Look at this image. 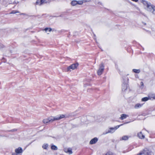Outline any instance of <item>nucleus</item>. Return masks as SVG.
Wrapping results in <instances>:
<instances>
[{
  "label": "nucleus",
  "mask_w": 155,
  "mask_h": 155,
  "mask_svg": "<svg viewBox=\"0 0 155 155\" xmlns=\"http://www.w3.org/2000/svg\"><path fill=\"white\" fill-rule=\"evenodd\" d=\"M126 118V114H123L121 115L120 117L119 118V119L120 120H123L125 119Z\"/></svg>",
  "instance_id": "obj_14"
},
{
  "label": "nucleus",
  "mask_w": 155,
  "mask_h": 155,
  "mask_svg": "<svg viewBox=\"0 0 155 155\" xmlns=\"http://www.w3.org/2000/svg\"><path fill=\"white\" fill-rule=\"evenodd\" d=\"M151 152L147 149H144L137 155H151Z\"/></svg>",
  "instance_id": "obj_6"
},
{
  "label": "nucleus",
  "mask_w": 155,
  "mask_h": 155,
  "mask_svg": "<svg viewBox=\"0 0 155 155\" xmlns=\"http://www.w3.org/2000/svg\"><path fill=\"white\" fill-rule=\"evenodd\" d=\"M151 98L155 99V94H151L150 95Z\"/></svg>",
  "instance_id": "obj_23"
},
{
  "label": "nucleus",
  "mask_w": 155,
  "mask_h": 155,
  "mask_svg": "<svg viewBox=\"0 0 155 155\" xmlns=\"http://www.w3.org/2000/svg\"><path fill=\"white\" fill-rule=\"evenodd\" d=\"M143 105L142 104H137L134 107L135 108H138L141 107Z\"/></svg>",
  "instance_id": "obj_15"
},
{
  "label": "nucleus",
  "mask_w": 155,
  "mask_h": 155,
  "mask_svg": "<svg viewBox=\"0 0 155 155\" xmlns=\"http://www.w3.org/2000/svg\"><path fill=\"white\" fill-rule=\"evenodd\" d=\"M141 14L143 15H144V16H145V17H147V16L143 13H141Z\"/></svg>",
  "instance_id": "obj_27"
},
{
  "label": "nucleus",
  "mask_w": 155,
  "mask_h": 155,
  "mask_svg": "<svg viewBox=\"0 0 155 155\" xmlns=\"http://www.w3.org/2000/svg\"><path fill=\"white\" fill-rule=\"evenodd\" d=\"M140 84L141 85V87L143 86V82H140Z\"/></svg>",
  "instance_id": "obj_26"
},
{
  "label": "nucleus",
  "mask_w": 155,
  "mask_h": 155,
  "mask_svg": "<svg viewBox=\"0 0 155 155\" xmlns=\"http://www.w3.org/2000/svg\"><path fill=\"white\" fill-rule=\"evenodd\" d=\"M15 153H13L12 154H16V155H20V154L22 152L23 150L21 147H19L18 148L15 149Z\"/></svg>",
  "instance_id": "obj_9"
},
{
  "label": "nucleus",
  "mask_w": 155,
  "mask_h": 155,
  "mask_svg": "<svg viewBox=\"0 0 155 155\" xmlns=\"http://www.w3.org/2000/svg\"><path fill=\"white\" fill-rule=\"evenodd\" d=\"M48 145L47 144H44L42 146V148L44 149H47Z\"/></svg>",
  "instance_id": "obj_17"
},
{
  "label": "nucleus",
  "mask_w": 155,
  "mask_h": 155,
  "mask_svg": "<svg viewBox=\"0 0 155 155\" xmlns=\"http://www.w3.org/2000/svg\"><path fill=\"white\" fill-rule=\"evenodd\" d=\"M138 137L140 139H144L145 137L143 135L141 132L138 133L137 134Z\"/></svg>",
  "instance_id": "obj_12"
},
{
  "label": "nucleus",
  "mask_w": 155,
  "mask_h": 155,
  "mask_svg": "<svg viewBox=\"0 0 155 155\" xmlns=\"http://www.w3.org/2000/svg\"><path fill=\"white\" fill-rule=\"evenodd\" d=\"M133 71L135 73H139L140 72V70L139 69H133Z\"/></svg>",
  "instance_id": "obj_19"
},
{
  "label": "nucleus",
  "mask_w": 155,
  "mask_h": 155,
  "mask_svg": "<svg viewBox=\"0 0 155 155\" xmlns=\"http://www.w3.org/2000/svg\"><path fill=\"white\" fill-rule=\"evenodd\" d=\"M98 140V139L97 137H95L92 139L90 141V144H93L95 143Z\"/></svg>",
  "instance_id": "obj_10"
},
{
  "label": "nucleus",
  "mask_w": 155,
  "mask_h": 155,
  "mask_svg": "<svg viewBox=\"0 0 155 155\" xmlns=\"http://www.w3.org/2000/svg\"><path fill=\"white\" fill-rule=\"evenodd\" d=\"M71 5L72 6H74L77 5V1L73 0L71 2Z\"/></svg>",
  "instance_id": "obj_13"
},
{
  "label": "nucleus",
  "mask_w": 155,
  "mask_h": 155,
  "mask_svg": "<svg viewBox=\"0 0 155 155\" xmlns=\"http://www.w3.org/2000/svg\"><path fill=\"white\" fill-rule=\"evenodd\" d=\"M19 13V12L17 11L13 10L10 13L11 14H14L16 13Z\"/></svg>",
  "instance_id": "obj_21"
},
{
  "label": "nucleus",
  "mask_w": 155,
  "mask_h": 155,
  "mask_svg": "<svg viewBox=\"0 0 155 155\" xmlns=\"http://www.w3.org/2000/svg\"><path fill=\"white\" fill-rule=\"evenodd\" d=\"M91 0H84V2H88L91 1Z\"/></svg>",
  "instance_id": "obj_28"
},
{
  "label": "nucleus",
  "mask_w": 155,
  "mask_h": 155,
  "mask_svg": "<svg viewBox=\"0 0 155 155\" xmlns=\"http://www.w3.org/2000/svg\"><path fill=\"white\" fill-rule=\"evenodd\" d=\"M16 154H12V155H16Z\"/></svg>",
  "instance_id": "obj_30"
},
{
  "label": "nucleus",
  "mask_w": 155,
  "mask_h": 155,
  "mask_svg": "<svg viewBox=\"0 0 155 155\" xmlns=\"http://www.w3.org/2000/svg\"><path fill=\"white\" fill-rule=\"evenodd\" d=\"M104 69V66L103 64H102L100 66L99 69L97 71V74L99 75H101Z\"/></svg>",
  "instance_id": "obj_8"
},
{
  "label": "nucleus",
  "mask_w": 155,
  "mask_h": 155,
  "mask_svg": "<svg viewBox=\"0 0 155 155\" xmlns=\"http://www.w3.org/2000/svg\"><path fill=\"white\" fill-rule=\"evenodd\" d=\"M83 3V2L82 1H77V4H78L79 5H81Z\"/></svg>",
  "instance_id": "obj_22"
},
{
  "label": "nucleus",
  "mask_w": 155,
  "mask_h": 155,
  "mask_svg": "<svg viewBox=\"0 0 155 155\" xmlns=\"http://www.w3.org/2000/svg\"><path fill=\"white\" fill-rule=\"evenodd\" d=\"M142 23H143V25H146V23H144V22H143Z\"/></svg>",
  "instance_id": "obj_29"
},
{
  "label": "nucleus",
  "mask_w": 155,
  "mask_h": 155,
  "mask_svg": "<svg viewBox=\"0 0 155 155\" xmlns=\"http://www.w3.org/2000/svg\"><path fill=\"white\" fill-rule=\"evenodd\" d=\"M44 30L46 32H47L48 31L50 32L51 31L52 29L50 28H46L44 29Z\"/></svg>",
  "instance_id": "obj_16"
},
{
  "label": "nucleus",
  "mask_w": 155,
  "mask_h": 155,
  "mask_svg": "<svg viewBox=\"0 0 155 155\" xmlns=\"http://www.w3.org/2000/svg\"><path fill=\"white\" fill-rule=\"evenodd\" d=\"M126 137H127V140L128 138L127 136Z\"/></svg>",
  "instance_id": "obj_31"
},
{
  "label": "nucleus",
  "mask_w": 155,
  "mask_h": 155,
  "mask_svg": "<svg viewBox=\"0 0 155 155\" xmlns=\"http://www.w3.org/2000/svg\"><path fill=\"white\" fill-rule=\"evenodd\" d=\"M50 2L51 0H37L35 4L40 6L45 4L49 3Z\"/></svg>",
  "instance_id": "obj_4"
},
{
  "label": "nucleus",
  "mask_w": 155,
  "mask_h": 155,
  "mask_svg": "<svg viewBox=\"0 0 155 155\" xmlns=\"http://www.w3.org/2000/svg\"><path fill=\"white\" fill-rule=\"evenodd\" d=\"M51 149L53 150H57L58 148L56 146L54 145H53L51 146Z\"/></svg>",
  "instance_id": "obj_20"
},
{
  "label": "nucleus",
  "mask_w": 155,
  "mask_h": 155,
  "mask_svg": "<svg viewBox=\"0 0 155 155\" xmlns=\"http://www.w3.org/2000/svg\"><path fill=\"white\" fill-rule=\"evenodd\" d=\"M47 34H49V33H47Z\"/></svg>",
  "instance_id": "obj_33"
},
{
  "label": "nucleus",
  "mask_w": 155,
  "mask_h": 155,
  "mask_svg": "<svg viewBox=\"0 0 155 155\" xmlns=\"http://www.w3.org/2000/svg\"><path fill=\"white\" fill-rule=\"evenodd\" d=\"M123 124H121L119 125H117L114 127H110L109 128V130L108 131L103 132V134L105 135L109 133L111 134L113 133L118 128L121 126Z\"/></svg>",
  "instance_id": "obj_3"
},
{
  "label": "nucleus",
  "mask_w": 155,
  "mask_h": 155,
  "mask_svg": "<svg viewBox=\"0 0 155 155\" xmlns=\"http://www.w3.org/2000/svg\"><path fill=\"white\" fill-rule=\"evenodd\" d=\"M142 2L144 5L145 8L147 10L153 14L155 15V6L146 1L142 0Z\"/></svg>",
  "instance_id": "obj_2"
},
{
  "label": "nucleus",
  "mask_w": 155,
  "mask_h": 155,
  "mask_svg": "<svg viewBox=\"0 0 155 155\" xmlns=\"http://www.w3.org/2000/svg\"><path fill=\"white\" fill-rule=\"evenodd\" d=\"M149 98L148 97H144L142 98L141 99L142 101H146L149 99Z\"/></svg>",
  "instance_id": "obj_18"
},
{
  "label": "nucleus",
  "mask_w": 155,
  "mask_h": 155,
  "mask_svg": "<svg viewBox=\"0 0 155 155\" xmlns=\"http://www.w3.org/2000/svg\"><path fill=\"white\" fill-rule=\"evenodd\" d=\"M130 122V121H129V122H126V123L127 124V123H129Z\"/></svg>",
  "instance_id": "obj_32"
},
{
  "label": "nucleus",
  "mask_w": 155,
  "mask_h": 155,
  "mask_svg": "<svg viewBox=\"0 0 155 155\" xmlns=\"http://www.w3.org/2000/svg\"><path fill=\"white\" fill-rule=\"evenodd\" d=\"M122 82L123 84L122 85V91L123 94H125V90H126V85L125 79L124 78H123Z\"/></svg>",
  "instance_id": "obj_7"
},
{
  "label": "nucleus",
  "mask_w": 155,
  "mask_h": 155,
  "mask_svg": "<svg viewBox=\"0 0 155 155\" xmlns=\"http://www.w3.org/2000/svg\"><path fill=\"white\" fill-rule=\"evenodd\" d=\"M64 151L66 153H68L69 154H71L72 153V150L70 148L65 149Z\"/></svg>",
  "instance_id": "obj_11"
},
{
  "label": "nucleus",
  "mask_w": 155,
  "mask_h": 155,
  "mask_svg": "<svg viewBox=\"0 0 155 155\" xmlns=\"http://www.w3.org/2000/svg\"><path fill=\"white\" fill-rule=\"evenodd\" d=\"M4 47L2 44H0V48H3Z\"/></svg>",
  "instance_id": "obj_25"
},
{
  "label": "nucleus",
  "mask_w": 155,
  "mask_h": 155,
  "mask_svg": "<svg viewBox=\"0 0 155 155\" xmlns=\"http://www.w3.org/2000/svg\"><path fill=\"white\" fill-rule=\"evenodd\" d=\"M126 140V136H124L122 137L120 139V140Z\"/></svg>",
  "instance_id": "obj_24"
},
{
  "label": "nucleus",
  "mask_w": 155,
  "mask_h": 155,
  "mask_svg": "<svg viewBox=\"0 0 155 155\" xmlns=\"http://www.w3.org/2000/svg\"><path fill=\"white\" fill-rule=\"evenodd\" d=\"M78 65V63L73 64L69 66L67 68V70L68 71H71L72 70L76 69Z\"/></svg>",
  "instance_id": "obj_5"
},
{
  "label": "nucleus",
  "mask_w": 155,
  "mask_h": 155,
  "mask_svg": "<svg viewBox=\"0 0 155 155\" xmlns=\"http://www.w3.org/2000/svg\"><path fill=\"white\" fill-rule=\"evenodd\" d=\"M65 115L64 114L58 115L56 116H51L43 120V122L44 124H48L49 123H52L54 121L58 120L64 118Z\"/></svg>",
  "instance_id": "obj_1"
}]
</instances>
